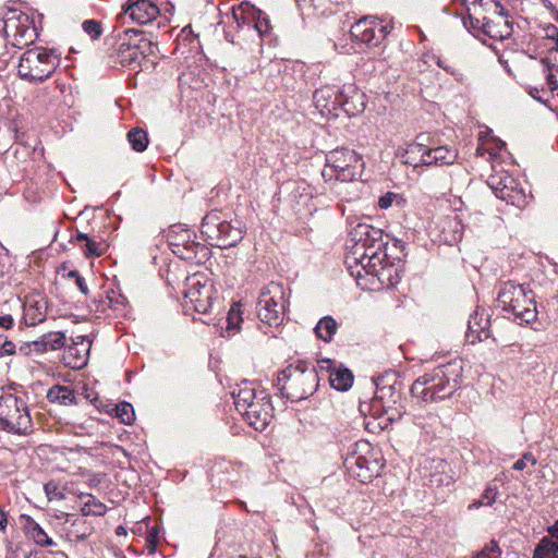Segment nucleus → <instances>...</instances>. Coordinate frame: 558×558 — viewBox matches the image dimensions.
<instances>
[{
	"instance_id": "f257e3e1",
	"label": "nucleus",
	"mask_w": 558,
	"mask_h": 558,
	"mask_svg": "<svg viewBox=\"0 0 558 558\" xmlns=\"http://www.w3.org/2000/svg\"><path fill=\"white\" fill-rule=\"evenodd\" d=\"M403 248L402 241L392 239L390 245L389 235L381 229L359 222L349 231L345 265L354 279H363L364 276L381 279V276H385L383 271L390 270L393 266L389 252H402Z\"/></svg>"
},
{
	"instance_id": "f03ea898",
	"label": "nucleus",
	"mask_w": 558,
	"mask_h": 558,
	"mask_svg": "<svg viewBox=\"0 0 558 558\" xmlns=\"http://www.w3.org/2000/svg\"><path fill=\"white\" fill-rule=\"evenodd\" d=\"M463 362L451 360L418 376L411 385L413 398L424 403L449 399L462 386Z\"/></svg>"
},
{
	"instance_id": "7ed1b4c3",
	"label": "nucleus",
	"mask_w": 558,
	"mask_h": 558,
	"mask_svg": "<svg viewBox=\"0 0 558 558\" xmlns=\"http://www.w3.org/2000/svg\"><path fill=\"white\" fill-rule=\"evenodd\" d=\"M235 409L256 430H264L274 416L270 395L256 381L243 380L232 392Z\"/></svg>"
},
{
	"instance_id": "20e7f679",
	"label": "nucleus",
	"mask_w": 558,
	"mask_h": 558,
	"mask_svg": "<svg viewBox=\"0 0 558 558\" xmlns=\"http://www.w3.org/2000/svg\"><path fill=\"white\" fill-rule=\"evenodd\" d=\"M319 386V377L314 366L299 362L282 369L277 376L276 387L282 397L299 402L312 396Z\"/></svg>"
},
{
	"instance_id": "39448f33",
	"label": "nucleus",
	"mask_w": 558,
	"mask_h": 558,
	"mask_svg": "<svg viewBox=\"0 0 558 558\" xmlns=\"http://www.w3.org/2000/svg\"><path fill=\"white\" fill-rule=\"evenodd\" d=\"M201 233L211 246H235L244 236V225L239 219L228 220L220 210H211L202 220Z\"/></svg>"
},
{
	"instance_id": "423d86ee",
	"label": "nucleus",
	"mask_w": 558,
	"mask_h": 558,
	"mask_svg": "<svg viewBox=\"0 0 558 558\" xmlns=\"http://www.w3.org/2000/svg\"><path fill=\"white\" fill-rule=\"evenodd\" d=\"M364 95L355 85L344 86L342 89L336 86H325L313 94L315 107L322 114H330L338 108L345 113L354 116L365 108Z\"/></svg>"
},
{
	"instance_id": "0eeeda50",
	"label": "nucleus",
	"mask_w": 558,
	"mask_h": 558,
	"mask_svg": "<svg viewBox=\"0 0 558 558\" xmlns=\"http://www.w3.org/2000/svg\"><path fill=\"white\" fill-rule=\"evenodd\" d=\"M365 163L352 149L337 147L326 155V166L322 172L326 182H353L362 177Z\"/></svg>"
},
{
	"instance_id": "6e6552de",
	"label": "nucleus",
	"mask_w": 558,
	"mask_h": 558,
	"mask_svg": "<svg viewBox=\"0 0 558 558\" xmlns=\"http://www.w3.org/2000/svg\"><path fill=\"white\" fill-rule=\"evenodd\" d=\"M343 464L348 473L361 483L371 482L380 474L384 468L378 453L374 452L371 444L365 440L354 444L353 451L347 454Z\"/></svg>"
},
{
	"instance_id": "1a4fd4ad",
	"label": "nucleus",
	"mask_w": 558,
	"mask_h": 558,
	"mask_svg": "<svg viewBox=\"0 0 558 558\" xmlns=\"http://www.w3.org/2000/svg\"><path fill=\"white\" fill-rule=\"evenodd\" d=\"M0 429L14 435H28L33 432L29 409L23 398L11 393L0 397Z\"/></svg>"
},
{
	"instance_id": "9d476101",
	"label": "nucleus",
	"mask_w": 558,
	"mask_h": 558,
	"mask_svg": "<svg viewBox=\"0 0 558 558\" xmlns=\"http://www.w3.org/2000/svg\"><path fill=\"white\" fill-rule=\"evenodd\" d=\"M151 43L137 29L128 28L119 36L118 48L111 54L116 63L136 69L150 51Z\"/></svg>"
},
{
	"instance_id": "9b49d317",
	"label": "nucleus",
	"mask_w": 558,
	"mask_h": 558,
	"mask_svg": "<svg viewBox=\"0 0 558 558\" xmlns=\"http://www.w3.org/2000/svg\"><path fill=\"white\" fill-rule=\"evenodd\" d=\"M58 57L45 48L26 50L20 58L17 72L23 80L45 82L54 72Z\"/></svg>"
},
{
	"instance_id": "f8f14e48",
	"label": "nucleus",
	"mask_w": 558,
	"mask_h": 558,
	"mask_svg": "<svg viewBox=\"0 0 558 558\" xmlns=\"http://www.w3.org/2000/svg\"><path fill=\"white\" fill-rule=\"evenodd\" d=\"M230 16L232 23L229 28H235L236 33L247 31L255 33L258 38H263L271 31L268 15L248 1H242L232 7Z\"/></svg>"
},
{
	"instance_id": "ddd939ff",
	"label": "nucleus",
	"mask_w": 558,
	"mask_h": 558,
	"mask_svg": "<svg viewBox=\"0 0 558 558\" xmlns=\"http://www.w3.org/2000/svg\"><path fill=\"white\" fill-rule=\"evenodd\" d=\"M166 238L172 253L183 260L201 262L207 257L208 248L196 242L195 232L183 225L171 226Z\"/></svg>"
},
{
	"instance_id": "4468645a",
	"label": "nucleus",
	"mask_w": 558,
	"mask_h": 558,
	"mask_svg": "<svg viewBox=\"0 0 558 558\" xmlns=\"http://www.w3.org/2000/svg\"><path fill=\"white\" fill-rule=\"evenodd\" d=\"M257 302V317L268 327H278L283 322L284 291L281 281H269Z\"/></svg>"
},
{
	"instance_id": "2eb2a0df",
	"label": "nucleus",
	"mask_w": 558,
	"mask_h": 558,
	"mask_svg": "<svg viewBox=\"0 0 558 558\" xmlns=\"http://www.w3.org/2000/svg\"><path fill=\"white\" fill-rule=\"evenodd\" d=\"M392 31V26L376 16H363L350 28L354 43L363 44L368 48L379 47Z\"/></svg>"
},
{
	"instance_id": "dca6fc26",
	"label": "nucleus",
	"mask_w": 558,
	"mask_h": 558,
	"mask_svg": "<svg viewBox=\"0 0 558 558\" xmlns=\"http://www.w3.org/2000/svg\"><path fill=\"white\" fill-rule=\"evenodd\" d=\"M182 294L185 308H192L199 314H209L218 301V292L208 281H195L191 287L184 288Z\"/></svg>"
},
{
	"instance_id": "f3484780",
	"label": "nucleus",
	"mask_w": 558,
	"mask_h": 558,
	"mask_svg": "<svg viewBox=\"0 0 558 558\" xmlns=\"http://www.w3.org/2000/svg\"><path fill=\"white\" fill-rule=\"evenodd\" d=\"M3 31L10 43L17 48H23L33 43L34 29L29 26V19L26 14L12 12V15L4 19Z\"/></svg>"
},
{
	"instance_id": "a211bd4d",
	"label": "nucleus",
	"mask_w": 558,
	"mask_h": 558,
	"mask_svg": "<svg viewBox=\"0 0 558 558\" xmlns=\"http://www.w3.org/2000/svg\"><path fill=\"white\" fill-rule=\"evenodd\" d=\"M311 193L303 181L289 180L278 190V199L289 205L293 210H301L311 201Z\"/></svg>"
},
{
	"instance_id": "6ab92c4d",
	"label": "nucleus",
	"mask_w": 558,
	"mask_h": 558,
	"mask_svg": "<svg viewBox=\"0 0 558 558\" xmlns=\"http://www.w3.org/2000/svg\"><path fill=\"white\" fill-rule=\"evenodd\" d=\"M464 226L458 215L440 217L435 221L433 232L440 243L453 245L461 241Z\"/></svg>"
},
{
	"instance_id": "aec40b11",
	"label": "nucleus",
	"mask_w": 558,
	"mask_h": 558,
	"mask_svg": "<svg viewBox=\"0 0 558 558\" xmlns=\"http://www.w3.org/2000/svg\"><path fill=\"white\" fill-rule=\"evenodd\" d=\"M466 16L462 19V23L466 29H481L490 38H504L511 34V25L509 21H505V31L496 29L495 23L487 16L475 14L470 5H465Z\"/></svg>"
},
{
	"instance_id": "412c9836",
	"label": "nucleus",
	"mask_w": 558,
	"mask_h": 558,
	"mask_svg": "<svg viewBox=\"0 0 558 558\" xmlns=\"http://www.w3.org/2000/svg\"><path fill=\"white\" fill-rule=\"evenodd\" d=\"M123 12L133 22L144 25L159 15V8L151 0H128L123 5Z\"/></svg>"
},
{
	"instance_id": "4be33fe9",
	"label": "nucleus",
	"mask_w": 558,
	"mask_h": 558,
	"mask_svg": "<svg viewBox=\"0 0 558 558\" xmlns=\"http://www.w3.org/2000/svg\"><path fill=\"white\" fill-rule=\"evenodd\" d=\"M48 308L47 299L39 292L25 298L23 310L24 320L27 326H36L46 319Z\"/></svg>"
},
{
	"instance_id": "5701e85b",
	"label": "nucleus",
	"mask_w": 558,
	"mask_h": 558,
	"mask_svg": "<svg viewBox=\"0 0 558 558\" xmlns=\"http://www.w3.org/2000/svg\"><path fill=\"white\" fill-rule=\"evenodd\" d=\"M526 293L523 286L513 284V281H506L500 287L497 295V303L502 310L510 312L519 301H526Z\"/></svg>"
},
{
	"instance_id": "b1692460",
	"label": "nucleus",
	"mask_w": 558,
	"mask_h": 558,
	"mask_svg": "<svg viewBox=\"0 0 558 558\" xmlns=\"http://www.w3.org/2000/svg\"><path fill=\"white\" fill-rule=\"evenodd\" d=\"M84 341L85 337L78 336L72 339V344L65 349L64 361L72 368H82L87 363L89 348L84 344Z\"/></svg>"
},
{
	"instance_id": "393cba45",
	"label": "nucleus",
	"mask_w": 558,
	"mask_h": 558,
	"mask_svg": "<svg viewBox=\"0 0 558 558\" xmlns=\"http://www.w3.org/2000/svg\"><path fill=\"white\" fill-rule=\"evenodd\" d=\"M533 558H558V521L548 527V536L539 541Z\"/></svg>"
},
{
	"instance_id": "a878e982",
	"label": "nucleus",
	"mask_w": 558,
	"mask_h": 558,
	"mask_svg": "<svg viewBox=\"0 0 558 558\" xmlns=\"http://www.w3.org/2000/svg\"><path fill=\"white\" fill-rule=\"evenodd\" d=\"M376 392L374 400L380 403L384 411H388L395 408V405L401 400V391L396 388L395 384L380 385L376 384Z\"/></svg>"
},
{
	"instance_id": "bb28decb",
	"label": "nucleus",
	"mask_w": 558,
	"mask_h": 558,
	"mask_svg": "<svg viewBox=\"0 0 558 558\" xmlns=\"http://www.w3.org/2000/svg\"><path fill=\"white\" fill-rule=\"evenodd\" d=\"M72 242L86 257H98L106 251V245L102 242H97L90 239L86 233L80 231L72 238Z\"/></svg>"
},
{
	"instance_id": "cd10ccee",
	"label": "nucleus",
	"mask_w": 558,
	"mask_h": 558,
	"mask_svg": "<svg viewBox=\"0 0 558 558\" xmlns=\"http://www.w3.org/2000/svg\"><path fill=\"white\" fill-rule=\"evenodd\" d=\"M469 5L480 16L495 14L508 21L509 12L498 0H472Z\"/></svg>"
},
{
	"instance_id": "c85d7f7f",
	"label": "nucleus",
	"mask_w": 558,
	"mask_h": 558,
	"mask_svg": "<svg viewBox=\"0 0 558 558\" xmlns=\"http://www.w3.org/2000/svg\"><path fill=\"white\" fill-rule=\"evenodd\" d=\"M242 314V304L240 302H233L227 314V325L225 328H221L220 335L222 337L230 338L240 331L241 324L243 323Z\"/></svg>"
},
{
	"instance_id": "c756f323",
	"label": "nucleus",
	"mask_w": 558,
	"mask_h": 558,
	"mask_svg": "<svg viewBox=\"0 0 558 558\" xmlns=\"http://www.w3.org/2000/svg\"><path fill=\"white\" fill-rule=\"evenodd\" d=\"M46 398L51 403L72 405L76 403L74 390L69 386L54 385L48 389Z\"/></svg>"
},
{
	"instance_id": "7c9ffc66",
	"label": "nucleus",
	"mask_w": 558,
	"mask_h": 558,
	"mask_svg": "<svg viewBox=\"0 0 558 558\" xmlns=\"http://www.w3.org/2000/svg\"><path fill=\"white\" fill-rule=\"evenodd\" d=\"M66 343V336L62 331H50L44 333L37 339V348H39L41 354L48 351H56L63 348Z\"/></svg>"
},
{
	"instance_id": "2f4dec72",
	"label": "nucleus",
	"mask_w": 558,
	"mask_h": 558,
	"mask_svg": "<svg viewBox=\"0 0 558 558\" xmlns=\"http://www.w3.org/2000/svg\"><path fill=\"white\" fill-rule=\"evenodd\" d=\"M425 135L420 134L416 137V141L408 144L404 154H403V162L413 166L414 168L422 167V158L424 156V147L425 143L423 140Z\"/></svg>"
},
{
	"instance_id": "473e14b6",
	"label": "nucleus",
	"mask_w": 558,
	"mask_h": 558,
	"mask_svg": "<svg viewBox=\"0 0 558 558\" xmlns=\"http://www.w3.org/2000/svg\"><path fill=\"white\" fill-rule=\"evenodd\" d=\"M78 498L81 500L86 499L83 502V506L81 508V512L84 517L87 515H105L107 512V507L105 504H102L100 500H98L94 495L87 494V493H81L78 494Z\"/></svg>"
},
{
	"instance_id": "72a5a7b5",
	"label": "nucleus",
	"mask_w": 558,
	"mask_h": 558,
	"mask_svg": "<svg viewBox=\"0 0 558 558\" xmlns=\"http://www.w3.org/2000/svg\"><path fill=\"white\" fill-rule=\"evenodd\" d=\"M353 379V374L348 368H337L329 374L330 386L339 391H345L351 388Z\"/></svg>"
},
{
	"instance_id": "f704fd0d",
	"label": "nucleus",
	"mask_w": 558,
	"mask_h": 558,
	"mask_svg": "<svg viewBox=\"0 0 558 558\" xmlns=\"http://www.w3.org/2000/svg\"><path fill=\"white\" fill-rule=\"evenodd\" d=\"M338 328L337 322L331 316H325L319 319L315 327L317 338L325 342H330Z\"/></svg>"
},
{
	"instance_id": "c9c22d12",
	"label": "nucleus",
	"mask_w": 558,
	"mask_h": 558,
	"mask_svg": "<svg viewBox=\"0 0 558 558\" xmlns=\"http://www.w3.org/2000/svg\"><path fill=\"white\" fill-rule=\"evenodd\" d=\"M435 156L434 163L435 166H448L454 163L458 158V151L454 148L448 146H438L434 147Z\"/></svg>"
},
{
	"instance_id": "e433bc0d",
	"label": "nucleus",
	"mask_w": 558,
	"mask_h": 558,
	"mask_svg": "<svg viewBox=\"0 0 558 558\" xmlns=\"http://www.w3.org/2000/svg\"><path fill=\"white\" fill-rule=\"evenodd\" d=\"M128 141L131 144V147L138 153L144 151L149 142L147 133L140 128H133L129 131Z\"/></svg>"
},
{
	"instance_id": "4c0bfd02",
	"label": "nucleus",
	"mask_w": 558,
	"mask_h": 558,
	"mask_svg": "<svg viewBox=\"0 0 558 558\" xmlns=\"http://www.w3.org/2000/svg\"><path fill=\"white\" fill-rule=\"evenodd\" d=\"M498 496V487L495 484H488L486 488L484 489L483 494L481 495V498L477 500H474L469 508L470 509H477L482 506H492Z\"/></svg>"
},
{
	"instance_id": "58836bf2",
	"label": "nucleus",
	"mask_w": 558,
	"mask_h": 558,
	"mask_svg": "<svg viewBox=\"0 0 558 558\" xmlns=\"http://www.w3.org/2000/svg\"><path fill=\"white\" fill-rule=\"evenodd\" d=\"M29 534L32 535L34 542L39 546H56V543L48 534L44 531V529L35 521H32L28 526Z\"/></svg>"
},
{
	"instance_id": "ea45409f",
	"label": "nucleus",
	"mask_w": 558,
	"mask_h": 558,
	"mask_svg": "<svg viewBox=\"0 0 558 558\" xmlns=\"http://www.w3.org/2000/svg\"><path fill=\"white\" fill-rule=\"evenodd\" d=\"M108 306L118 310L120 306L124 307L128 304V298L121 292L120 288H110L104 292Z\"/></svg>"
},
{
	"instance_id": "a19ab883",
	"label": "nucleus",
	"mask_w": 558,
	"mask_h": 558,
	"mask_svg": "<svg viewBox=\"0 0 558 558\" xmlns=\"http://www.w3.org/2000/svg\"><path fill=\"white\" fill-rule=\"evenodd\" d=\"M116 415L121 423L131 425L135 421V412L133 405L129 402H120L116 407Z\"/></svg>"
},
{
	"instance_id": "79ce46f5",
	"label": "nucleus",
	"mask_w": 558,
	"mask_h": 558,
	"mask_svg": "<svg viewBox=\"0 0 558 558\" xmlns=\"http://www.w3.org/2000/svg\"><path fill=\"white\" fill-rule=\"evenodd\" d=\"M510 312L513 314L514 320L518 324H530L536 319L537 315L535 306L523 307L522 311H519V304H517V306H513V308Z\"/></svg>"
},
{
	"instance_id": "37998d69",
	"label": "nucleus",
	"mask_w": 558,
	"mask_h": 558,
	"mask_svg": "<svg viewBox=\"0 0 558 558\" xmlns=\"http://www.w3.org/2000/svg\"><path fill=\"white\" fill-rule=\"evenodd\" d=\"M83 31L93 39H98L102 34V25L97 20H86L82 23Z\"/></svg>"
},
{
	"instance_id": "c03bdc74",
	"label": "nucleus",
	"mask_w": 558,
	"mask_h": 558,
	"mask_svg": "<svg viewBox=\"0 0 558 558\" xmlns=\"http://www.w3.org/2000/svg\"><path fill=\"white\" fill-rule=\"evenodd\" d=\"M501 550L496 541H490L485 547L473 555L472 558H500Z\"/></svg>"
},
{
	"instance_id": "a18cd8bd",
	"label": "nucleus",
	"mask_w": 558,
	"mask_h": 558,
	"mask_svg": "<svg viewBox=\"0 0 558 558\" xmlns=\"http://www.w3.org/2000/svg\"><path fill=\"white\" fill-rule=\"evenodd\" d=\"M44 490L49 501L65 499V495L59 489V486L54 481L46 483L44 485Z\"/></svg>"
},
{
	"instance_id": "49530a36",
	"label": "nucleus",
	"mask_w": 558,
	"mask_h": 558,
	"mask_svg": "<svg viewBox=\"0 0 558 558\" xmlns=\"http://www.w3.org/2000/svg\"><path fill=\"white\" fill-rule=\"evenodd\" d=\"M159 543V529L158 526H153L148 530L146 536V548L148 554L153 555L157 550V545Z\"/></svg>"
},
{
	"instance_id": "de8ad7c7",
	"label": "nucleus",
	"mask_w": 558,
	"mask_h": 558,
	"mask_svg": "<svg viewBox=\"0 0 558 558\" xmlns=\"http://www.w3.org/2000/svg\"><path fill=\"white\" fill-rule=\"evenodd\" d=\"M15 353V344L5 335L0 333V359Z\"/></svg>"
},
{
	"instance_id": "09e8293b",
	"label": "nucleus",
	"mask_w": 558,
	"mask_h": 558,
	"mask_svg": "<svg viewBox=\"0 0 558 558\" xmlns=\"http://www.w3.org/2000/svg\"><path fill=\"white\" fill-rule=\"evenodd\" d=\"M544 31L545 37L555 43V46L548 50V53L553 54L554 52H558V27L549 23L544 27Z\"/></svg>"
},
{
	"instance_id": "8fccbe9b",
	"label": "nucleus",
	"mask_w": 558,
	"mask_h": 558,
	"mask_svg": "<svg viewBox=\"0 0 558 558\" xmlns=\"http://www.w3.org/2000/svg\"><path fill=\"white\" fill-rule=\"evenodd\" d=\"M37 340L24 342L19 347V353L24 356H32L33 354L41 355L39 348H37Z\"/></svg>"
},
{
	"instance_id": "3c124183",
	"label": "nucleus",
	"mask_w": 558,
	"mask_h": 558,
	"mask_svg": "<svg viewBox=\"0 0 558 558\" xmlns=\"http://www.w3.org/2000/svg\"><path fill=\"white\" fill-rule=\"evenodd\" d=\"M384 281H356L357 287L363 291H380L383 289Z\"/></svg>"
},
{
	"instance_id": "603ef678",
	"label": "nucleus",
	"mask_w": 558,
	"mask_h": 558,
	"mask_svg": "<svg viewBox=\"0 0 558 558\" xmlns=\"http://www.w3.org/2000/svg\"><path fill=\"white\" fill-rule=\"evenodd\" d=\"M434 156H435L434 147H428L425 144L424 156L422 158V167L423 166H426V167L435 166V163H434Z\"/></svg>"
},
{
	"instance_id": "864d4df0",
	"label": "nucleus",
	"mask_w": 558,
	"mask_h": 558,
	"mask_svg": "<svg viewBox=\"0 0 558 558\" xmlns=\"http://www.w3.org/2000/svg\"><path fill=\"white\" fill-rule=\"evenodd\" d=\"M396 197H397V195L392 192L386 193L378 201L379 208L388 209L392 205V202Z\"/></svg>"
},
{
	"instance_id": "5fc2aeb1",
	"label": "nucleus",
	"mask_w": 558,
	"mask_h": 558,
	"mask_svg": "<svg viewBox=\"0 0 558 558\" xmlns=\"http://www.w3.org/2000/svg\"><path fill=\"white\" fill-rule=\"evenodd\" d=\"M542 63L550 70L551 68L558 69V52H554L553 54L548 53V57L542 59Z\"/></svg>"
},
{
	"instance_id": "6e6d98bb",
	"label": "nucleus",
	"mask_w": 558,
	"mask_h": 558,
	"mask_svg": "<svg viewBox=\"0 0 558 558\" xmlns=\"http://www.w3.org/2000/svg\"><path fill=\"white\" fill-rule=\"evenodd\" d=\"M437 65L439 68H441L442 70H445L446 72L450 73L451 75L456 76L457 78L461 80L460 76H462V73L456 69H453L452 66H450L449 64H447L444 60H441L440 58H438L437 60Z\"/></svg>"
},
{
	"instance_id": "4d7b16f0",
	"label": "nucleus",
	"mask_w": 558,
	"mask_h": 558,
	"mask_svg": "<svg viewBox=\"0 0 558 558\" xmlns=\"http://www.w3.org/2000/svg\"><path fill=\"white\" fill-rule=\"evenodd\" d=\"M430 483L436 484L437 486L442 484L449 485L451 483V477L447 475L444 476L441 474H433L430 476Z\"/></svg>"
},
{
	"instance_id": "13d9d810",
	"label": "nucleus",
	"mask_w": 558,
	"mask_h": 558,
	"mask_svg": "<svg viewBox=\"0 0 558 558\" xmlns=\"http://www.w3.org/2000/svg\"><path fill=\"white\" fill-rule=\"evenodd\" d=\"M14 319L11 315L0 316V327L3 329H11L13 327Z\"/></svg>"
},
{
	"instance_id": "bf43d9fd",
	"label": "nucleus",
	"mask_w": 558,
	"mask_h": 558,
	"mask_svg": "<svg viewBox=\"0 0 558 558\" xmlns=\"http://www.w3.org/2000/svg\"><path fill=\"white\" fill-rule=\"evenodd\" d=\"M521 458L525 462V464L530 463L531 465H535L537 463L536 458L530 451L523 453Z\"/></svg>"
},
{
	"instance_id": "052dcab7",
	"label": "nucleus",
	"mask_w": 558,
	"mask_h": 558,
	"mask_svg": "<svg viewBox=\"0 0 558 558\" xmlns=\"http://www.w3.org/2000/svg\"><path fill=\"white\" fill-rule=\"evenodd\" d=\"M526 468V464L525 462L522 460V458H520L519 460H517L513 465H512V469L515 470V471H523L524 469Z\"/></svg>"
},
{
	"instance_id": "680f3d73",
	"label": "nucleus",
	"mask_w": 558,
	"mask_h": 558,
	"mask_svg": "<svg viewBox=\"0 0 558 558\" xmlns=\"http://www.w3.org/2000/svg\"><path fill=\"white\" fill-rule=\"evenodd\" d=\"M75 286L80 289V291L84 294L88 293V288L86 281H74Z\"/></svg>"
},
{
	"instance_id": "e2e57ef3",
	"label": "nucleus",
	"mask_w": 558,
	"mask_h": 558,
	"mask_svg": "<svg viewBox=\"0 0 558 558\" xmlns=\"http://www.w3.org/2000/svg\"><path fill=\"white\" fill-rule=\"evenodd\" d=\"M8 524L7 515L3 510H0V530H5Z\"/></svg>"
},
{
	"instance_id": "0e129e2a",
	"label": "nucleus",
	"mask_w": 558,
	"mask_h": 558,
	"mask_svg": "<svg viewBox=\"0 0 558 558\" xmlns=\"http://www.w3.org/2000/svg\"><path fill=\"white\" fill-rule=\"evenodd\" d=\"M235 34H233L230 29H226L225 31V38L231 43V44H235L236 40H235Z\"/></svg>"
},
{
	"instance_id": "69168bd1",
	"label": "nucleus",
	"mask_w": 558,
	"mask_h": 558,
	"mask_svg": "<svg viewBox=\"0 0 558 558\" xmlns=\"http://www.w3.org/2000/svg\"><path fill=\"white\" fill-rule=\"evenodd\" d=\"M92 530L93 529L90 526H86L84 531L80 535H77V538L81 541L87 538L92 534Z\"/></svg>"
},
{
	"instance_id": "338daca9",
	"label": "nucleus",
	"mask_w": 558,
	"mask_h": 558,
	"mask_svg": "<svg viewBox=\"0 0 558 558\" xmlns=\"http://www.w3.org/2000/svg\"><path fill=\"white\" fill-rule=\"evenodd\" d=\"M546 80L548 84L551 86V88H555L557 86V81L550 72L546 75Z\"/></svg>"
},
{
	"instance_id": "774afa93",
	"label": "nucleus",
	"mask_w": 558,
	"mask_h": 558,
	"mask_svg": "<svg viewBox=\"0 0 558 558\" xmlns=\"http://www.w3.org/2000/svg\"><path fill=\"white\" fill-rule=\"evenodd\" d=\"M318 363L322 364L320 365L322 368L326 367L327 369H329L332 364V362L329 359L322 360Z\"/></svg>"
}]
</instances>
